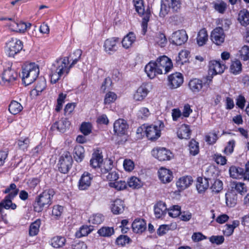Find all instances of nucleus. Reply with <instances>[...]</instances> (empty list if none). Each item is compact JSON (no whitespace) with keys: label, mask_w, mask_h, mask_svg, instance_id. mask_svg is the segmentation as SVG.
<instances>
[{"label":"nucleus","mask_w":249,"mask_h":249,"mask_svg":"<svg viewBox=\"0 0 249 249\" xmlns=\"http://www.w3.org/2000/svg\"><path fill=\"white\" fill-rule=\"evenodd\" d=\"M171 60L166 56L157 59L156 62H150L145 67V71L150 78L167 73L172 68Z\"/></svg>","instance_id":"nucleus-1"},{"label":"nucleus","mask_w":249,"mask_h":249,"mask_svg":"<svg viewBox=\"0 0 249 249\" xmlns=\"http://www.w3.org/2000/svg\"><path fill=\"white\" fill-rule=\"evenodd\" d=\"M54 195L53 189H48L44 191L36 198L34 204V210L39 213L44 208H48L52 203V198Z\"/></svg>","instance_id":"nucleus-2"},{"label":"nucleus","mask_w":249,"mask_h":249,"mask_svg":"<svg viewBox=\"0 0 249 249\" xmlns=\"http://www.w3.org/2000/svg\"><path fill=\"white\" fill-rule=\"evenodd\" d=\"M39 67L35 62H25L21 66V78H38Z\"/></svg>","instance_id":"nucleus-3"},{"label":"nucleus","mask_w":249,"mask_h":249,"mask_svg":"<svg viewBox=\"0 0 249 249\" xmlns=\"http://www.w3.org/2000/svg\"><path fill=\"white\" fill-rule=\"evenodd\" d=\"M56 69L55 72L50 76L55 77H66L69 72L70 67H69V61L67 57L59 58L56 61Z\"/></svg>","instance_id":"nucleus-4"},{"label":"nucleus","mask_w":249,"mask_h":249,"mask_svg":"<svg viewBox=\"0 0 249 249\" xmlns=\"http://www.w3.org/2000/svg\"><path fill=\"white\" fill-rule=\"evenodd\" d=\"M133 4L137 13L143 16L142 27L143 34H145L147 27V22L149 21L150 15V10L147 9L144 11V5L142 0H133Z\"/></svg>","instance_id":"nucleus-5"},{"label":"nucleus","mask_w":249,"mask_h":249,"mask_svg":"<svg viewBox=\"0 0 249 249\" xmlns=\"http://www.w3.org/2000/svg\"><path fill=\"white\" fill-rule=\"evenodd\" d=\"M22 42L18 38H12L6 44V52L10 57H14L23 49Z\"/></svg>","instance_id":"nucleus-6"},{"label":"nucleus","mask_w":249,"mask_h":249,"mask_svg":"<svg viewBox=\"0 0 249 249\" xmlns=\"http://www.w3.org/2000/svg\"><path fill=\"white\" fill-rule=\"evenodd\" d=\"M8 20L10 21L8 24L9 29L16 33H24L31 26V24L30 23H26L22 21H15L11 18H8Z\"/></svg>","instance_id":"nucleus-7"},{"label":"nucleus","mask_w":249,"mask_h":249,"mask_svg":"<svg viewBox=\"0 0 249 249\" xmlns=\"http://www.w3.org/2000/svg\"><path fill=\"white\" fill-rule=\"evenodd\" d=\"M72 159L68 152H65L60 158L58 163L59 170L64 174L67 173L71 167Z\"/></svg>","instance_id":"nucleus-8"},{"label":"nucleus","mask_w":249,"mask_h":249,"mask_svg":"<svg viewBox=\"0 0 249 249\" xmlns=\"http://www.w3.org/2000/svg\"><path fill=\"white\" fill-rule=\"evenodd\" d=\"M152 155L160 161H165L170 160L172 154L170 151L165 148H156L152 151Z\"/></svg>","instance_id":"nucleus-9"},{"label":"nucleus","mask_w":249,"mask_h":249,"mask_svg":"<svg viewBox=\"0 0 249 249\" xmlns=\"http://www.w3.org/2000/svg\"><path fill=\"white\" fill-rule=\"evenodd\" d=\"M171 40L173 44L176 45H181L187 41L188 36L185 30H179L172 34Z\"/></svg>","instance_id":"nucleus-10"},{"label":"nucleus","mask_w":249,"mask_h":249,"mask_svg":"<svg viewBox=\"0 0 249 249\" xmlns=\"http://www.w3.org/2000/svg\"><path fill=\"white\" fill-rule=\"evenodd\" d=\"M226 35L223 29L216 27L211 32V39L212 42L216 45H221L225 40Z\"/></svg>","instance_id":"nucleus-11"},{"label":"nucleus","mask_w":249,"mask_h":249,"mask_svg":"<svg viewBox=\"0 0 249 249\" xmlns=\"http://www.w3.org/2000/svg\"><path fill=\"white\" fill-rule=\"evenodd\" d=\"M128 125L126 121L119 119L114 123V132L118 136H123L126 135Z\"/></svg>","instance_id":"nucleus-12"},{"label":"nucleus","mask_w":249,"mask_h":249,"mask_svg":"<svg viewBox=\"0 0 249 249\" xmlns=\"http://www.w3.org/2000/svg\"><path fill=\"white\" fill-rule=\"evenodd\" d=\"M147 137L151 140H156L160 136V126L150 125L143 126Z\"/></svg>","instance_id":"nucleus-13"},{"label":"nucleus","mask_w":249,"mask_h":249,"mask_svg":"<svg viewBox=\"0 0 249 249\" xmlns=\"http://www.w3.org/2000/svg\"><path fill=\"white\" fill-rule=\"evenodd\" d=\"M225 69V66L219 61L212 60L209 63V74L212 76L220 74L223 72Z\"/></svg>","instance_id":"nucleus-14"},{"label":"nucleus","mask_w":249,"mask_h":249,"mask_svg":"<svg viewBox=\"0 0 249 249\" xmlns=\"http://www.w3.org/2000/svg\"><path fill=\"white\" fill-rule=\"evenodd\" d=\"M119 42L118 37H110L107 39L104 44L105 51L108 54H111L117 50V44Z\"/></svg>","instance_id":"nucleus-15"},{"label":"nucleus","mask_w":249,"mask_h":249,"mask_svg":"<svg viewBox=\"0 0 249 249\" xmlns=\"http://www.w3.org/2000/svg\"><path fill=\"white\" fill-rule=\"evenodd\" d=\"M159 178L163 183L170 182L173 178L171 171L164 167H161L158 171Z\"/></svg>","instance_id":"nucleus-16"},{"label":"nucleus","mask_w":249,"mask_h":249,"mask_svg":"<svg viewBox=\"0 0 249 249\" xmlns=\"http://www.w3.org/2000/svg\"><path fill=\"white\" fill-rule=\"evenodd\" d=\"M91 180L90 174L87 172H84L79 180V189L81 190L87 189L90 186Z\"/></svg>","instance_id":"nucleus-17"},{"label":"nucleus","mask_w":249,"mask_h":249,"mask_svg":"<svg viewBox=\"0 0 249 249\" xmlns=\"http://www.w3.org/2000/svg\"><path fill=\"white\" fill-rule=\"evenodd\" d=\"M70 124V122L67 119H62L54 123L52 126V128L53 130L56 129L61 132H64L68 129Z\"/></svg>","instance_id":"nucleus-18"},{"label":"nucleus","mask_w":249,"mask_h":249,"mask_svg":"<svg viewBox=\"0 0 249 249\" xmlns=\"http://www.w3.org/2000/svg\"><path fill=\"white\" fill-rule=\"evenodd\" d=\"M193 180L190 176H184L179 178L176 182L179 190H184L189 187L192 183Z\"/></svg>","instance_id":"nucleus-19"},{"label":"nucleus","mask_w":249,"mask_h":249,"mask_svg":"<svg viewBox=\"0 0 249 249\" xmlns=\"http://www.w3.org/2000/svg\"><path fill=\"white\" fill-rule=\"evenodd\" d=\"M167 207L164 202L159 201L154 207V213L157 218H161L166 214Z\"/></svg>","instance_id":"nucleus-20"},{"label":"nucleus","mask_w":249,"mask_h":249,"mask_svg":"<svg viewBox=\"0 0 249 249\" xmlns=\"http://www.w3.org/2000/svg\"><path fill=\"white\" fill-rule=\"evenodd\" d=\"M125 208L124 201L120 199H115L111 204V212L114 214H119L122 213Z\"/></svg>","instance_id":"nucleus-21"},{"label":"nucleus","mask_w":249,"mask_h":249,"mask_svg":"<svg viewBox=\"0 0 249 249\" xmlns=\"http://www.w3.org/2000/svg\"><path fill=\"white\" fill-rule=\"evenodd\" d=\"M132 228L134 232L138 233H142L146 229V223L142 219H136L132 223Z\"/></svg>","instance_id":"nucleus-22"},{"label":"nucleus","mask_w":249,"mask_h":249,"mask_svg":"<svg viewBox=\"0 0 249 249\" xmlns=\"http://www.w3.org/2000/svg\"><path fill=\"white\" fill-rule=\"evenodd\" d=\"M149 90L146 85L143 84L134 93L133 98L136 101H142L147 96Z\"/></svg>","instance_id":"nucleus-23"},{"label":"nucleus","mask_w":249,"mask_h":249,"mask_svg":"<svg viewBox=\"0 0 249 249\" xmlns=\"http://www.w3.org/2000/svg\"><path fill=\"white\" fill-rule=\"evenodd\" d=\"M103 161V156L98 152L92 154V158L90 160V165L93 168L100 167Z\"/></svg>","instance_id":"nucleus-24"},{"label":"nucleus","mask_w":249,"mask_h":249,"mask_svg":"<svg viewBox=\"0 0 249 249\" xmlns=\"http://www.w3.org/2000/svg\"><path fill=\"white\" fill-rule=\"evenodd\" d=\"M203 83L201 79H191L188 85L193 92H198L202 88Z\"/></svg>","instance_id":"nucleus-25"},{"label":"nucleus","mask_w":249,"mask_h":249,"mask_svg":"<svg viewBox=\"0 0 249 249\" xmlns=\"http://www.w3.org/2000/svg\"><path fill=\"white\" fill-rule=\"evenodd\" d=\"M177 134L178 137L180 139H187L190 138L191 135V130L189 125L183 124L178 128Z\"/></svg>","instance_id":"nucleus-26"},{"label":"nucleus","mask_w":249,"mask_h":249,"mask_svg":"<svg viewBox=\"0 0 249 249\" xmlns=\"http://www.w3.org/2000/svg\"><path fill=\"white\" fill-rule=\"evenodd\" d=\"M208 40L207 31L205 28L201 29L197 34L196 42L199 46H202L206 44Z\"/></svg>","instance_id":"nucleus-27"},{"label":"nucleus","mask_w":249,"mask_h":249,"mask_svg":"<svg viewBox=\"0 0 249 249\" xmlns=\"http://www.w3.org/2000/svg\"><path fill=\"white\" fill-rule=\"evenodd\" d=\"M209 186V183L207 178L201 177L197 178L196 187L199 193L205 192Z\"/></svg>","instance_id":"nucleus-28"},{"label":"nucleus","mask_w":249,"mask_h":249,"mask_svg":"<svg viewBox=\"0 0 249 249\" xmlns=\"http://www.w3.org/2000/svg\"><path fill=\"white\" fill-rule=\"evenodd\" d=\"M136 36L134 33L130 32L125 36L122 41L123 47L125 49L131 47L135 41Z\"/></svg>","instance_id":"nucleus-29"},{"label":"nucleus","mask_w":249,"mask_h":249,"mask_svg":"<svg viewBox=\"0 0 249 249\" xmlns=\"http://www.w3.org/2000/svg\"><path fill=\"white\" fill-rule=\"evenodd\" d=\"M238 20L243 26L249 24V12L246 9L241 10L238 14Z\"/></svg>","instance_id":"nucleus-30"},{"label":"nucleus","mask_w":249,"mask_h":249,"mask_svg":"<svg viewBox=\"0 0 249 249\" xmlns=\"http://www.w3.org/2000/svg\"><path fill=\"white\" fill-rule=\"evenodd\" d=\"M8 109L11 114L16 115L22 110L23 107L19 103L15 100H13L9 105Z\"/></svg>","instance_id":"nucleus-31"},{"label":"nucleus","mask_w":249,"mask_h":249,"mask_svg":"<svg viewBox=\"0 0 249 249\" xmlns=\"http://www.w3.org/2000/svg\"><path fill=\"white\" fill-rule=\"evenodd\" d=\"M66 239L62 236H57L53 237L51 240V244L54 248L63 247L66 243Z\"/></svg>","instance_id":"nucleus-32"},{"label":"nucleus","mask_w":249,"mask_h":249,"mask_svg":"<svg viewBox=\"0 0 249 249\" xmlns=\"http://www.w3.org/2000/svg\"><path fill=\"white\" fill-rule=\"evenodd\" d=\"M226 202L227 205L229 207H232L236 204L237 197L236 195L234 192L231 191L226 194Z\"/></svg>","instance_id":"nucleus-33"},{"label":"nucleus","mask_w":249,"mask_h":249,"mask_svg":"<svg viewBox=\"0 0 249 249\" xmlns=\"http://www.w3.org/2000/svg\"><path fill=\"white\" fill-rule=\"evenodd\" d=\"M238 221H233L231 224H226L224 226L223 231L226 236H230L233 232L234 229L239 225Z\"/></svg>","instance_id":"nucleus-34"},{"label":"nucleus","mask_w":249,"mask_h":249,"mask_svg":"<svg viewBox=\"0 0 249 249\" xmlns=\"http://www.w3.org/2000/svg\"><path fill=\"white\" fill-rule=\"evenodd\" d=\"M85 150L83 146L77 145L74 149V158L78 162H81L84 157Z\"/></svg>","instance_id":"nucleus-35"},{"label":"nucleus","mask_w":249,"mask_h":249,"mask_svg":"<svg viewBox=\"0 0 249 249\" xmlns=\"http://www.w3.org/2000/svg\"><path fill=\"white\" fill-rule=\"evenodd\" d=\"M108 185L110 187L114 188L118 191H121L126 188L127 183L124 180H117L114 182H109Z\"/></svg>","instance_id":"nucleus-36"},{"label":"nucleus","mask_w":249,"mask_h":249,"mask_svg":"<svg viewBox=\"0 0 249 249\" xmlns=\"http://www.w3.org/2000/svg\"><path fill=\"white\" fill-rule=\"evenodd\" d=\"M231 185L232 189H234V190L241 195H243L247 192V188L244 183L233 181L232 182Z\"/></svg>","instance_id":"nucleus-37"},{"label":"nucleus","mask_w":249,"mask_h":249,"mask_svg":"<svg viewBox=\"0 0 249 249\" xmlns=\"http://www.w3.org/2000/svg\"><path fill=\"white\" fill-rule=\"evenodd\" d=\"M97 233L103 237H110L114 233V230L112 227H103L98 231Z\"/></svg>","instance_id":"nucleus-38"},{"label":"nucleus","mask_w":249,"mask_h":249,"mask_svg":"<svg viewBox=\"0 0 249 249\" xmlns=\"http://www.w3.org/2000/svg\"><path fill=\"white\" fill-rule=\"evenodd\" d=\"M40 224V220L37 219L30 225L29 228V235L30 236H35L38 233Z\"/></svg>","instance_id":"nucleus-39"},{"label":"nucleus","mask_w":249,"mask_h":249,"mask_svg":"<svg viewBox=\"0 0 249 249\" xmlns=\"http://www.w3.org/2000/svg\"><path fill=\"white\" fill-rule=\"evenodd\" d=\"M243 169L240 167L231 166L229 169L230 176L234 178H238L243 174Z\"/></svg>","instance_id":"nucleus-40"},{"label":"nucleus","mask_w":249,"mask_h":249,"mask_svg":"<svg viewBox=\"0 0 249 249\" xmlns=\"http://www.w3.org/2000/svg\"><path fill=\"white\" fill-rule=\"evenodd\" d=\"M183 83V79H167V84L171 89L179 87Z\"/></svg>","instance_id":"nucleus-41"},{"label":"nucleus","mask_w":249,"mask_h":249,"mask_svg":"<svg viewBox=\"0 0 249 249\" xmlns=\"http://www.w3.org/2000/svg\"><path fill=\"white\" fill-rule=\"evenodd\" d=\"M171 9L168 0H164L162 1L161 4L159 16L160 17H164L167 15Z\"/></svg>","instance_id":"nucleus-42"},{"label":"nucleus","mask_w":249,"mask_h":249,"mask_svg":"<svg viewBox=\"0 0 249 249\" xmlns=\"http://www.w3.org/2000/svg\"><path fill=\"white\" fill-rule=\"evenodd\" d=\"M242 70V64L239 60H236L232 62L230 66V71L234 74L240 73Z\"/></svg>","instance_id":"nucleus-43"},{"label":"nucleus","mask_w":249,"mask_h":249,"mask_svg":"<svg viewBox=\"0 0 249 249\" xmlns=\"http://www.w3.org/2000/svg\"><path fill=\"white\" fill-rule=\"evenodd\" d=\"M30 144L28 137H21L18 141V145L19 149L23 151L27 150Z\"/></svg>","instance_id":"nucleus-44"},{"label":"nucleus","mask_w":249,"mask_h":249,"mask_svg":"<svg viewBox=\"0 0 249 249\" xmlns=\"http://www.w3.org/2000/svg\"><path fill=\"white\" fill-rule=\"evenodd\" d=\"M92 231V229L88 226H83L78 231L75 235L77 238H81L83 236H87Z\"/></svg>","instance_id":"nucleus-45"},{"label":"nucleus","mask_w":249,"mask_h":249,"mask_svg":"<svg viewBox=\"0 0 249 249\" xmlns=\"http://www.w3.org/2000/svg\"><path fill=\"white\" fill-rule=\"evenodd\" d=\"M128 186L133 189H139L142 186L141 180L137 178L133 177L127 182Z\"/></svg>","instance_id":"nucleus-46"},{"label":"nucleus","mask_w":249,"mask_h":249,"mask_svg":"<svg viewBox=\"0 0 249 249\" xmlns=\"http://www.w3.org/2000/svg\"><path fill=\"white\" fill-rule=\"evenodd\" d=\"M171 9L173 12H178L181 7V0H168Z\"/></svg>","instance_id":"nucleus-47"},{"label":"nucleus","mask_w":249,"mask_h":249,"mask_svg":"<svg viewBox=\"0 0 249 249\" xmlns=\"http://www.w3.org/2000/svg\"><path fill=\"white\" fill-rule=\"evenodd\" d=\"M190 153L193 156H195L198 153L199 146L198 143L195 140L192 139L189 142V144Z\"/></svg>","instance_id":"nucleus-48"},{"label":"nucleus","mask_w":249,"mask_h":249,"mask_svg":"<svg viewBox=\"0 0 249 249\" xmlns=\"http://www.w3.org/2000/svg\"><path fill=\"white\" fill-rule=\"evenodd\" d=\"M14 197H9V195L6 196L5 199L2 201L1 203H3V207L6 209H9V208H11L13 210H15L17 206L15 204L12 203L11 201V199Z\"/></svg>","instance_id":"nucleus-49"},{"label":"nucleus","mask_w":249,"mask_h":249,"mask_svg":"<svg viewBox=\"0 0 249 249\" xmlns=\"http://www.w3.org/2000/svg\"><path fill=\"white\" fill-rule=\"evenodd\" d=\"M80 130L84 135H88L92 130V125L89 123H83L80 127Z\"/></svg>","instance_id":"nucleus-50"},{"label":"nucleus","mask_w":249,"mask_h":249,"mask_svg":"<svg viewBox=\"0 0 249 249\" xmlns=\"http://www.w3.org/2000/svg\"><path fill=\"white\" fill-rule=\"evenodd\" d=\"M112 164L110 160H105L103 164L101 165V171L102 174H107L111 171Z\"/></svg>","instance_id":"nucleus-51"},{"label":"nucleus","mask_w":249,"mask_h":249,"mask_svg":"<svg viewBox=\"0 0 249 249\" xmlns=\"http://www.w3.org/2000/svg\"><path fill=\"white\" fill-rule=\"evenodd\" d=\"M18 190L16 188V185L14 183H12L9 187L5 189L4 193L5 194L9 193V197H14L18 193Z\"/></svg>","instance_id":"nucleus-52"},{"label":"nucleus","mask_w":249,"mask_h":249,"mask_svg":"<svg viewBox=\"0 0 249 249\" xmlns=\"http://www.w3.org/2000/svg\"><path fill=\"white\" fill-rule=\"evenodd\" d=\"M211 189L213 192L215 193H219L223 189L222 182L219 179L214 180L211 187Z\"/></svg>","instance_id":"nucleus-53"},{"label":"nucleus","mask_w":249,"mask_h":249,"mask_svg":"<svg viewBox=\"0 0 249 249\" xmlns=\"http://www.w3.org/2000/svg\"><path fill=\"white\" fill-rule=\"evenodd\" d=\"M117 99V95L113 92L109 91L107 92L104 98V104L106 105L110 104L114 102Z\"/></svg>","instance_id":"nucleus-54"},{"label":"nucleus","mask_w":249,"mask_h":249,"mask_svg":"<svg viewBox=\"0 0 249 249\" xmlns=\"http://www.w3.org/2000/svg\"><path fill=\"white\" fill-rule=\"evenodd\" d=\"M169 215L172 217H177L180 213V207L178 205H174L168 209Z\"/></svg>","instance_id":"nucleus-55"},{"label":"nucleus","mask_w":249,"mask_h":249,"mask_svg":"<svg viewBox=\"0 0 249 249\" xmlns=\"http://www.w3.org/2000/svg\"><path fill=\"white\" fill-rule=\"evenodd\" d=\"M155 42L161 47H163L167 43V39L164 34L160 33L155 38Z\"/></svg>","instance_id":"nucleus-56"},{"label":"nucleus","mask_w":249,"mask_h":249,"mask_svg":"<svg viewBox=\"0 0 249 249\" xmlns=\"http://www.w3.org/2000/svg\"><path fill=\"white\" fill-rule=\"evenodd\" d=\"M189 53L186 50H182L179 53L178 57L176 58L177 62L179 64H182L183 62L186 61L189 55Z\"/></svg>","instance_id":"nucleus-57"},{"label":"nucleus","mask_w":249,"mask_h":249,"mask_svg":"<svg viewBox=\"0 0 249 249\" xmlns=\"http://www.w3.org/2000/svg\"><path fill=\"white\" fill-rule=\"evenodd\" d=\"M130 241V238L126 235H121L116 240V243L117 245L123 247L128 244Z\"/></svg>","instance_id":"nucleus-58"},{"label":"nucleus","mask_w":249,"mask_h":249,"mask_svg":"<svg viewBox=\"0 0 249 249\" xmlns=\"http://www.w3.org/2000/svg\"><path fill=\"white\" fill-rule=\"evenodd\" d=\"M104 220L103 216L101 214H96L91 216L89 219L90 222L93 224H99Z\"/></svg>","instance_id":"nucleus-59"},{"label":"nucleus","mask_w":249,"mask_h":249,"mask_svg":"<svg viewBox=\"0 0 249 249\" xmlns=\"http://www.w3.org/2000/svg\"><path fill=\"white\" fill-rule=\"evenodd\" d=\"M240 57L244 60L249 59V47L245 45L240 51Z\"/></svg>","instance_id":"nucleus-60"},{"label":"nucleus","mask_w":249,"mask_h":249,"mask_svg":"<svg viewBox=\"0 0 249 249\" xmlns=\"http://www.w3.org/2000/svg\"><path fill=\"white\" fill-rule=\"evenodd\" d=\"M214 9L220 13H224L227 8V4L224 1H218L214 4Z\"/></svg>","instance_id":"nucleus-61"},{"label":"nucleus","mask_w":249,"mask_h":249,"mask_svg":"<svg viewBox=\"0 0 249 249\" xmlns=\"http://www.w3.org/2000/svg\"><path fill=\"white\" fill-rule=\"evenodd\" d=\"M66 97V94H64L62 93L59 95V97L57 100V105L55 108V110L57 112H59L62 109V105Z\"/></svg>","instance_id":"nucleus-62"},{"label":"nucleus","mask_w":249,"mask_h":249,"mask_svg":"<svg viewBox=\"0 0 249 249\" xmlns=\"http://www.w3.org/2000/svg\"><path fill=\"white\" fill-rule=\"evenodd\" d=\"M106 177L109 182L115 181L119 178L118 172L116 170H112L108 173Z\"/></svg>","instance_id":"nucleus-63"},{"label":"nucleus","mask_w":249,"mask_h":249,"mask_svg":"<svg viewBox=\"0 0 249 249\" xmlns=\"http://www.w3.org/2000/svg\"><path fill=\"white\" fill-rule=\"evenodd\" d=\"M124 169L127 171H131L134 168V164L131 160H125L123 163Z\"/></svg>","instance_id":"nucleus-64"}]
</instances>
